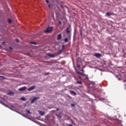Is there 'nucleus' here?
<instances>
[{
	"label": "nucleus",
	"instance_id": "1",
	"mask_svg": "<svg viewBox=\"0 0 126 126\" xmlns=\"http://www.w3.org/2000/svg\"><path fill=\"white\" fill-rule=\"evenodd\" d=\"M53 30L52 27H48L46 29V30L44 31L45 33H50Z\"/></svg>",
	"mask_w": 126,
	"mask_h": 126
},
{
	"label": "nucleus",
	"instance_id": "2",
	"mask_svg": "<svg viewBox=\"0 0 126 126\" xmlns=\"http://www.w3.org/2000/svg\"><path fill=\"white\" fill-rule=\"evenodd\" d=\"M40 99V97H33L32 100H31V104H33V103H34L35 102V101H36V100H38Z\"/></svg>",
	"mask_w": 126,
	"mask_h": 126
},
{
	"label": "nucleus",
	"instance_id": "3",
	"mask_svg": "<svg viewBox=\"0 0 126 126\" xmlns=\"http://www.w3.org/2000/svg\"><path fill=\"white\" fill-rule=\"evenodd\" d=\"M94 57H96V58H101V57H102V55L101 54L97 53H94Z\"/></svg>",
	"mask_w": 126,
	"mask_h": 126
},
{
	"label": "nucleus",
	"instance_id": "4",
	"mask_svg": "<svg viewBox=\"0 0 126 126\" xmlns=\"http://www.w3.org/2000/svg\"><path fill=\"white\" fill-rule=\"evenodd\" d=\"M36 88V86H31V87H30L28 90V91H32V90H34V89H35V88Z\"/></svg>",
	"mask_w": 126,
	"mask_h": 126
},
{
	"label": "nucleus",
	"instance_id": "5",
	"mask_svg": "<svg viewBox=\"0 0 126 126\" xmlns=\"http://www.w3.org/2000/svg\"><path fill=\"white\" fill-rule=\"evenodd\" d=\"M27 88L26 87H23L19 89H18V91H24V90H26Z\"/></svg>",
	"mask_w": 126,
	"mask_h": 126
},
{
	"label": "nucleus",
	"instance_id": "6",
	"mask_svg": "<svg viewBox=\"0 0 126 126\" xmlns=\"http://www.w3.org/2000/svg\"><path fill=\"white\" fill-rule=\"evenodd\" d=\"M71 31V29H70V28L67 27L66 30V33H67V34H69V33H70Z\"/></svg>",
	"mask_w": 126,
	"mask_h": 126
},
{
	"label": "nucleus",
	"instance_id": "7",
	"mask_svg": "<svg viewBox=\"0 0 126 126\" xmlns=\"http://www.w3.org/2000/svg\"><path fill=\"white\" fill-rule=\"evenodd\" d=\"M47 56H48V57H50V58H55V57H56V55L54 54H51L50 53H48Z\"/></svg>",
	"mask_w": 126,
	"mask_h": 126
},
{
	"label": "nucleus",
	"instance_id": "8",
	"mask_svg": "<svg viewBox=\"0 0 126 126\" xmlns=\"http://www.w3.org/2000/svg\"><path fill=\"white\" fill-rule=\"evenodd\" d=\"M69 92L71 95H74L75 96L76 95V93L73 91L70 90Z\"/></svg>",
	"mask_w": 126,
	"mask_h": 126
},
{
	"label": "nucleus",
	"instance_id": "9",
	"mask_svg": "<svg viewBox=\"0 0 126 126\" xmlns=\"http://www.w3.org/2000/svg\"><path fill=\"white\" fill-rule=\"evenodd\" d=\"M62 39V34H59L57 35V40H61Z\"/></svg>",
	"mask_w": 126,
	"mask_h": 126
},
{
	"label": "nucleus",
	"instance_id": "10",
	"mask_svg": "<svg viewBox=\"0 0 126 126\" xmlns=\"http://www.w3.org/2000/svg\"><path fill=\"white\" fill-rule=\"evenodd\" d=\"M106 15H107V16H111V15H113V13H109L107 12L106 13Z\"/></svg>",
	"mask_w": 126,
	"mask_h": 126
},
{
	"label": "nucleus",
	"instance_id": "11",
	"mask_svg": "<svg viewBox=\"0 0 126 126\" xmlns=\"http://www.w3.org/2000/svg\"><path fill=\"white\" fill-rule=\"evenodd\" d=\"M76 84H82V81H77V82H76Z\"/></svg>",
	"mask_w": 126,
	"mask_h": 126
},
{
	"label": "nucleus",
	"instance_id": "12",
	"mask_svg": "<svg viewBox=\"0 0 126 126\" xmlns=\"http://www.w3.org/2000/svg\"><path fill=\"white\" fill-rule=\"evenodd\" d=\"M39 114L41 115V116H44V115H45V112L43 111H40Z\"/></svg>",
	"mask_w": 126,
	"mask_h": 126
},
{
	"label": "nucleus",
	"instance_id": "13",
	"mask_svg": "<svg viewBox=\"0 0 126 126\" xmlns=\"http://www.w3.org/2000/svg\"><path fill=\"white\" fill-rule=\"evenodd\" d=\"M82 75L83 76H86V78H87V79H88V75H86V74H83V73H82Z\"/></svg>",
	"mask_w": 126,
	"mask_h": 126
},
{
	"label": "nucleus",
	"instance_id": "14",
	"mask_svg": "<svg viewBox=\"0 0 126 126\" xmlns=\"http://www.w3.org/2000/svg\"><path fill=\"white\" fill-rule=\"evenodd\" d=\"M64 41L65 42V43H67V42H68V38H64Z\"/></svg>",
	"mask_w": 126,
	"mask_h": 126
},
{
	"label": "nucleus",
	"instance_id": "15",
	"mask_svg": "<svg viewBox=\"0 0 126 126\" xmlns=\"http://www.w3.org/2000/svg\"><path fill=\"white\" fill-rule=\"evenodd\" d=\"M8 94L9 95H14V94L13 93V92H9V93H8Z\"/></svg>",
	"mask_w": 126,
	"mask_h": 126
},
{
	"label": "nucleus",
	"instance_id": "16",
	"mask_svg": "<svg viewBox=\"0 0 126 126\" xmlns=\"http://www.w3.org/2000/svg\"><path fill=\"white\" fill-rule=\"evenodd\" d=\"M21 100H22V101H26V98H25V97H21Z\"/></svg>",
	"mask_w": 126,
	"mask_h": 126
},
{
	"label": "nucleus",
	"instance_id": "17",
	"mask_svg": "<svg viewBox=\"0 0 126 126\" xmlns=\"http://www.w3.org/2000/svg\"><path fill=\"white\" fill-rule=\"evenodd\" d=\"M76 72L77 74H80V75H82V74H83L82 73H81L80 71H77Z\"/></svg>",
	"mask_w": 126,
	"mask_h": 126
},
{
	"label": "nucleus",
	"instance_id": "18",
	"mask_svg": "<svg viewBox=\"0 0 126 126\" xmlns=\"http://www.w3.org/2000/svg\"><path fill=\"white\" fill-rule=\"evenodd\" d=\"M80 65H81L80 64L77 63V67H78L79 68H80Z\"/></svg>",
	"mask_w": 126,
	"mask_h": 126
},
{
	"label": "nucleus",
	"instance_id": "19",
	"mask_svg": "<svg viewBox=\"0 0 126 126\" xmlns=\"http://www.w3.org/2000/svg\"><path fill=\"white\" fill-rule=\"evenodd\" d=\"M8 22L9 23H11V22H12L11 20L10 19H9L8 20Z\"/></svg>",
	"mask_w": 126,
	"mask_h": 126
},
{
	"label": "nucleus",
	"instance_id": "20",
	"mask_svg": "<svg viewBox=\"0 0 126 126\" xmlns=\"http://www.w3.org/2000/svg\"><path fill=\"white\" fill-rule=\"evenodd\" d=\"M31 44H33L34 45H36V42H31Z\"/></svg>",
	"mask_w": 126,
	"mask_h": 126
},
{
	"label": "nucleus",
	"instance_id": "21",
	"mask_svg": "<svg viewBox=\"0 0 126 126\" xmlns=\"http://www.w3.org/2000/svg\"><path fill=\"white\" fill-rule=\"evenodd\" d=\"M71 107H74L75 106V104L74 103L71 104Z\"/></svg>",
	"mask_w": 126,
	"mask_h": 126
},
{
	"label": "nucleus",
	"instance_id": "22",
	"mask_svg": "<svg viewBox=\"0 0 126 126\" xmlns=\"http://www.w3.org/2000/svg\"><path fill=\"white\" fill-rule=\"evenodd\" d=\"M27 113H28V114H31V112H30L29 110H27Z\"/></svg>",
	"mask_w": 126,
	"mask_h": 126
},
{
	"label": "nucleus",
	"instance_id": "23",
	"mask_svg": "<svg viewBox=\"0 0 126 126\" xmlns=\"http://www.w3.org/2000/svg\"><path fill=\"white\" fill-rule=\"evenodd\" d=\"M0 77H1V78H2V79H5V78H4V77H3V76H0Z\"/></svg>",
	"mask_w": 126,
	"mask_h": 126
},
{
	"label": "nucleus",
	"instance_id": "24",
	"mask_svg": "<svg viewBox=\"0 0 126 126\" xmlns=\"http://www.w3.org/2000/svg\"><path fill=\"white\" fill-rule=\"evenodd\" d=\"M46 2H47V3H49V0H46Z\"/></svg>",
	"mask_w": 126,
	"mask_h": 126
},
{
	"label": "nucleus",
	"instance_id": "25",
	"mask_svg": "<svg viewBox=\"0 0 126 126\" xmlns=\"http://www.w3.org/2000/svg\"><path fill=\"white\" fill-rule=\"evenodd\" d=\"M68 98H69L70 99H71V96L70 95H67Z\"/></svg>",
	"mask_w": 126,
	"mask_h": 126
},
{
	"label": "nucleus",
	"instance_id": "26",
	"mask_svg": "<svg viewBox=\"0 0 126 126\" xmlns=\"http://www.w3.org/2000/svg\"><path fill=\"white\" fill-rule=\"evenodd\" d=\"M16 42H17V43H19V40H18V39H16Z\"/></svg>",
	"mask_w": 126,
	"mask_h": 126
},
{
	"label": "nucleus",
	"instance_id": "27",
	"mask_svg": "<svg viewBox=\"0 0 126 126\" xmlns=\"http://www.w3.org/2000/svg\"><path fill=\"white\" fill-rule=\"evenodd\" d=\"M9 49L10 50H12V47H9Z\"/></svg>",
	"mask_w": 126,
	"mask_h": 126
},
{
	"label": "nucleus",
	"instance_id": "28",
	"mask_svg": "<svg viewBox=\"0 0 126 126\" xmlns=\"http://www.w3.org/2000/svg\"><path fill=\"white\" fill-rule=\"evenodd\" d=\"M48 7H49V8H51V4H49V5H48Z\"/></svg>",
	"mask_w": 126,
	"mask_h": 126
},
{
	"label": "nucleus",
	"instance_id": "29",
	"mask_svg": "<svg viewBox=\"0 0 126 126\" xmlns=\"http://www.w3.org/2000/svg\"><path fill=\"white\" fill-rule=\"evenodd\" d=\"M59 24H60V25H62V22L59 21Z\"/></svg>",
	"mask_w": 126,
	"mask_h": 126
},
{
	"label": "nucleus",
	"instance_id": "30",
	"mask_svg": "<svg viewBox=\"0 0 126 126\" xmlns=\"http://www.w3.org/2000/svg\"><path fill=\"white\" fill-rule=\"evenodd\" d=\"M81 71H84V69H81Z\"/></svg>",
	"mask_w": 126,
	"mask_h": 126
},
{
	"label": "nucleus",
	"instance_id": "31",
	"mask_svg": "<svg viewBox=\"0 0 126 126\" xmlns=\"http://www.w3.org/2000/svg\"><path fill=\"white\" fill-rule=\"evenodd\" d=\"M59 110H60V109L57 108V109H56V111H59Z\"/></svg>",
	"mask_w": 126,
	"mask_h": 126
},
{
	"label": "nucleus",
	"instance_id": "32",
	"mask_svg": "<svg viewBox=\"0 0 126 126\" xmlns=\"http://www.w3.org/2000/svg\"><path fill=\"white\" fill-rule=\"evenodd\" d=\"M81 36H82V32H81Z\"/></svg>",
	"mask_w": 126,
	"mask_h": 126
},
{
	"label": "nucleus",
	"instance_id": "33",
	"mask_svg": "<svg viewBox=\"0 0 126 126\" xmlns=\"http://www.w3.org/2000/svg\"><path fill=\"white\" fill-rule=\"evenodd\" d=\"M79 78H80V79H81V77H79Z\"/></svg>",
	"mask_w": 126,
	"mask_h": 126
}]
</instances>
